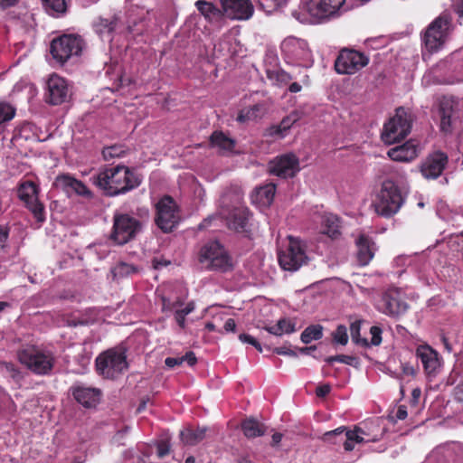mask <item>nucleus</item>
<instances>
[{
	"instance_id": "obj_51",
	"label": "nucleus",
	"mask_w": 463,
	"mask_h": 463,
	"mask_svg": "<svg viewBox=\"0 0 463 463\" xmlns=\"http://www.w3.org/2000/svg\"><path fill=\"white\" fill-rule=\"evenodd\" d=\"M298 120V117L296 115H289V116H287L285 117L281 121H280V126H281V128L282 130H284L285 132H287L292 126L293 124Z\"/></svg>"
},
{
	"instance_id": "obj_4",
	"label": "nucleus",
	"mask_w": 463,
	"mask_h": 463,
	"mask_svg": "<svg viewBox=\"0 0 463 463\" xmlns=\"http://www.w3.org/2000/svg\"><path fill=\"white\" fill-rule=\"evenodd\" d=\"M97 373L105 379L114 380L128 368L126 350L110 348L99 354L95 360Z\"/></svg>"
},
{
	"instance_id": "obj_12",
	"label": "nucleus",
	"mask_w": 463,
	"mask_h": 463,
	"mask_svg": "<svg viewBox=\"0 0 463 463\" xmlns=\"http://www.w3.org/2000/svg\"><path fill=\"white\" fill-rule=\"evenodd\" d=\"M39 186L33 181H24L18 186V198L24 203V206L32 213L38 222L45 221V208L39 200Z\"/></svg>"
},
{
	"instance_id": "obj_64",
	"label": "nucleus",
	"mask_w": 463,
	"mask_h": 463,
	"mask_svg": "<svg viewBox=\"0 0 463 463\" xmlns=\"http://www.w3.org/2000/svg\"><path fill=\"white\" fill-rule=\"evenodd\" d=\"M194 309V302H189L184 308H182V309H177V311H179L181 314L184 315V316H187L189 315L190 313H192Z\"/></svg>"
},
{
	"instance_id": "obj_59",
	"label": "nucleus",
	"mask_w": 463,
	"mask_h": 463,
	"mask_svg": "<svg viewBox=\"0 0 463 463\" xmlns=\"http://www.w3.org/2000/svg\"><path fill=\"white\" fill-rule=\"evenodd\" d=\"M185 317L186 316L181 314L177 310L175 312V319L181 328H184L185 326Z\"/></svg>"
},
{
	"instance_id": "obj_13",
	"label": "nucleus",
	"mask_w": 463,
	"mask_h": 463,
	"mask_svg": "<svg viewBox=\"0 0 463 463\" xmlns=\"http://www.w3.org/2000/svg\"><path fill=\"white\" fill-rule=\"evenodd\" d=\"M369 57L354 49H342L335 59V70L338 74L352 75L369 63Z\"/></svg>"
},
{
	"instance_id": "obj_15",
	"label": "nucleus",
	"mask_w": 463,
	"mask_h": 463,
	"mask_svg": "<svg viewBox=\"0 0 463 463\" xmlns=\"http://www.w3.org/2000/svg\"><path fill=\"white\" fill-rule=\"evenodd\" d=\"M306 260L307 255L300 242L292 237H289L287 248L278 253L279 266L284 270L296 271L306 262Z\"/></svg>"
},
{
	"instance_id": "obj_58",
	"label": "nucleus",
	"mask_w": 463,
	"mask_h": 463,
	"mask_svg": "<svg viewBox=\"0 0 463 463\" xmlns=\"http://www.w3.org/2000/svg\"><path fill=\"white\" fill-rule=\"evenodd\" d=\"M407 416H408V413H407L406 407L404 405L399 406L397 409V411H396V418L398 420H403L407 418Z\"/></svg>"
},
{
	"instance_id": "obj_25",
	"label": "nucleus",
	"mask_w": 463,
	"mask_h": 463,
	"mask_svg": "<svg viewBox=\"0 0 463 463\" xmlns=\"http://www.w3.org/2000/svg\"><path fill=\"white\" fill-rule=\"evenodd\" d=\"M355 244L357 261L361 266H366L374 256L375 243L370 236L361 233L356 239Z\"/></svg>"
},
{
	"instance_id": "obj_11",
	"label": "nucleus",
	"mask_w": 463,
	"mask_h": 463,
	"mask_svg": "<svg viewBox=\"0 0 463 463\" xmlns=\"http://www.w3.org/2000/svg\"><path fill=\"white\" fill-rule=\"evenodd\" d=\"M345 0H307L306 8L311 17L319 23L338 18L345 11Z\"/></svg>"
},
{
	"instance_id": "obj_6",
	"label": "nucleus",
	"mask_w": 463,
	"mask_h": 463,
	"mask_svg": "<svg viewBox=\"0 0 463 463\" xmlns=\"http://www.w3.org/2000/svg\"><path fill=\"white\" fill-rule=\"evenodd\" d=\"M412 125L411 113L402 107L383 126L381 138L383 143L392 145L404 139L411 132Z\"/></svg>"
},
{
	"instance_id": "obj_60",
	"label": "nucleus",
	"mask_w": 463,
	"mask_h": 463,
	"mask_svg": "<svg viewBox=\"0 0 463 463\" xmlns=\"http://www.w3.org/2000/svg\"><path fill=\"white\" fill-rule=\"evenodd\" d=\"M223 328L226 332H234L236 328L235 320L233 318L227 319L224 323Z\"/></svg>"
},
{
	"instance_id": "obj_34",
	"label": "nucleus",
	"mask_w": 463,
	"mask_h": 463,
	"mask_svg": "<svg viewBox=\"0 0 463 463\" xmlns=\"http://www.w3.org/2000/svg\"><path fill=\"white\" fill-rule=\"evenodd\" d=\"M45 11L52 16H60L67 11L66 0H42Z\"/></svg>"
},
{
	"instance_id": "obj_19",
	"label": "nucleus",
	"mask_w": 463,
	"mask_h": 463,
	"mask_svg": "<svg viewBox=\"0 0 463 463\" xmlns=\"http://www.w3.org/2000/svg\"><path fill=\"white\" fill-rule=\"evenodd\" d=\"M223 15L232 20H248L253 14L250 0H219Z\"/></svg>"
},
{
	"instance_id": "obj_18",
	"label": "nucleus",
	"mask_w": 463,
	"mask_h": 463,
	"mask_svg": "<svg viewBox=\"0 0 463 463\" xmlns=\"http://www.w3.org/2000/svg\"><path fill=\"white\" fill-rule=\"evenodd\" d=\"M250 217L251 213L247 207H234L225 217L226 225L230 230L250 238L252 230V224L250 222Z\"/></svg>"
},
{
	"instance_id": "obj_2",
	"label": "nucleus",
	"mask_w": 463,
	"mask_h": 463,
	"mask_svg": "<svg viewBox=\"0 0 463 463\" xmlns=\"http://www.w3.org/2000/svg\"><path fill=\"white\" fill-rule=\"evenodd\" d=\"M403 203L399 186L392 180H385L373 202V207L378 215L390 218L399 212Z\"/></svg>"
},
{
	"instance_id": "obj_37",
	"label": "nucleus",
	"mask_w": 463,
	"mask_h": 463,
	"mask_svg": "<svg viewBox=\"0 0 463 463\" xmlns=\"http://www.w3.org/2000/svg\"><path fill=\"white\" fill-rule=\"evenodd\" d=\"M456 102L452 98L443 97L439 105V116L455 117Z\"/></svg>"
},
{
	"instance_id": "obj_8",
	"label": "nucleus",
	"mask_w": 463,
	"mask_h": 463,
	"mask_svg": "<svg viewBox=\"0 0 463 463\" xmlns=\"http://www.w3.org/2000/svg\"><path fill=\"white\" fill-rule=\"evenodd\" d=\"M199 260L207 262L206 268L211 270L226 272L232 269V258L225 248L218 241L206 243L200 250Z\"/></svg>"
},
{
	"instance_id": "obj_55",
	"label": "nucleus",
	"mask_w": 463,
	"mask_h": 463,
	"mask_svg": "<svg viewBox=\"0 0 463 463\" xmlns=\"http://www.w3.org/2000/svg\"><path fill=\"white\" fill-rule=\"evenodd\" d=\"M9 237V228L7 226L0 225V248L5 247V242Z\"/></svg>"
},
{
	"instance_id": "obj_16",
	"label": "nucleus",
	"mask_w": 463,
	"mask_h": 463,
	"mask_svg": "<svg viewBox=\"0 0 463 463\" xmlns=\"http://www.w3.org/2000/svg\"><path fill=\"white\" fill-rule=\"evenodd\" d=\"M71 92L67 80L52 73L46 81L44 100L52 106H58L69 100Z\"/></svg>"
},
{
	"instance_id": "obj_7",
	"label": "nucleus",
	"mask_w": 463,
	"mask_h": 463,
	"mask_svg": "<svg viewBox=\"0 0 463 463\" xmlns=\"http://www.w3.org/2000/svg\"><path fill=\"white\" fill-rule=\"evenodd\" d=\"M452 26V18L449 13L443 12L427 27L422 40L427 50L437 52L445 43Z\"/></svg>"
},
{
	"instance_id": "obj_14",
	"label": "nucleus",
	"mask_w": 463,
	"mask_h": 463,
	"mask_svg": "<svg viewBox=\"0 0 463 463\" xmlns=\"http://www.w3.org/2000/svg\"><path fill=\"white\" fill-rule=\"evenodd\" d=\"M376 308L389 317H400L406 313L409 306L398 288H390L381 295Z\"/></svg>"
},
{
	"instance_id": "obj_52",
	"label": "nucleus",
	"mask_w": 463,
	"mask_h": 463,
	"mask_svg": "<svg viewBox=\"0 0 463 463\" xmlns=\"http://www.w3.org/2000/svg\"><path fill=\"white\" fill-rule=\"evenodd\" d=\"M1 364L5 368V370L10 373L11 376L15 379L20 377L19 369L13 363L3 362Z\"/></svg>"
},
{
	"instance_id": "obj_41",
	"label": "nucleus",
	"mask_w": 463,
	"mask_h": 463,
	"mask_svg": "<svg viewBox=\"0 0 463 463\" xmlns=\"http://www.w3.org/2000/svg\"><path fill=\"white\" fill-rule=\"evenodd\" d=\"M288 0H257L259 5L267 13H272L273 11L284 6Z\"/></svg>"
},
{
	"instance_id": "obj_48",
	"label": "nucleus",
	"mask_w": 463,
	"mask_h": 463,
	"mask_svg": "<svg viewBox=\"0 0 463 463\" xmlns=\"http://www.w3.org/2000/svg\"><path fill=\"white\" fill-rule=\"evenodd\" d=\"M382 333L383 330L380 326H373L370 328V334L372 335L371 337V345L377 346L382 343Z\"/></svg>"
},
{
	"instance_id": "obj_61",
	"label": "nucleus",
	"mask_w": 463,
	"mask_h": 463,
	"mask_svg": "<svg viewBox=\"0 0 463 463\" xmlns=\"http://www.w3.org/2000/svg\"><path fill=\"white\" fill-rule=\"evenodd\" d=\"M454 9L460 18H463V0H453Z\"/></svg>"
},
{
	"instance_id": "obj_57",
	"label": "nucleus",
	"mask_w": 463,
	"mask_h": 463,
	"mask_svg": "<svg viewBox=\"0 0 463 463\" xmlns=\"http://www.w3.org/2000/svg\"><path fill=\"white\" fill-rule=\"evenodd\" d=\"M165 364L169 368H174L176 365L182 364L181 357H167L165 360Z\"/></svg>"
},
{
	"instance_id": "obj_50",
	"label": "nucleus",
	"mask_w": 463,
	"mask_h": 463,
	"mask_svg": "<svg viewBox=\"0 0 463 463\" xmlns=\"http://www.w3.org/2000/svg\"><path fill=\"white\" fill-rule=\"evenodd\" d=\"M157 456L164 458L170 452V444L167 440H161L156 446Z\"/></svg>"
},
{
	"instance_id": "obj_32",
	"label": "nucleus",
	"mask_w": 463,
	"mask_h": 463,
	"mask_svg": "<svg viewBox=\"0 0 463 463\" xmlns=\"http://www.w3.org/2000/svg\"><path fill=\"white\" fill-rule=\"evenodd\" d=\"M210 145L212 147H218L223 151H232L235 146V141L222 131L216 130L210 136Z\"/></svg>"
},
{
	"instance_id": "obj_36",
	"label": "nucleus",
	"mask_w": 463,
	"mask_h": 463,
	"mask_svg": "<svg viewBox=\"0 0 463 463\" xmlns=\"http://www.w3.org/2000/svg\"><path fill=\"white\" fill-rule=\"evenodd\" d=\"M323 336V326L320 325H312L307 326L300 335V339L305 344H309L313 340H319Z\"/></svg>"
},
{
	"instance_id": "obj_54",
	"label": "nucleus",
	"mask_w": 463,
	"mask_h": 463,
	"mask_svg": "<svg viewBox=\"0 0 463 463\" xmlns=\"http://www.w3.org/2000/svg\"><path fill=\"white\" fill-rule=\"evenodd\" d=\"M182 364L186 363L190 366H194L197 363V358L193 351L187 352L184 355L181 356Z\"/></svg>"
},
{
	"instance_id": "obj_40",
	"label": "nucleus",
	"mask_w": 463,
	"mask_h": 463,
	"mask_svg": "<svg viewBox=\"0 0 463 463\" xmlns=\"http://www.w3.org/2000/svg\"><path fill=\"white\" fill-rule=\"evenodd\" d=\"M361 331V321L355 320L350 325V334L354 343L357 345H361L363 346H368V341L366 338H361L360 336Z\"/></svg>"
},
{
	"instance_id": "obj_21",
	"label": "nucleus",
	"mask_w": 463,
	"mask_h": 463,
	"mask_svg": "<svg viewBox=\"0 0 463 463\" xmlns=\"http://www.w3.org/2000/svg\"><path fill=\"white\" fill-rule=\"evenodd\" d=\"M53 185L69 195L71 193H74L77 195L87 199L93 198V193L85 185V184L69 174L59 175L55 178Z\"/></svg>"
},
{
	"instance_id": "obj_62",
	"label": "nucleus",
	"mask_w": 463,
	"mask_h": 463,
	"mask_svg": "<svg viewBox=\"0 0 463 463\" xmlns=\"http://www.w3.org/2000/svg\"><path fill=\"white\" fill-rule=\"evenodd\" d=\"M402 373L405 375H415L416 372L413 366L410 365L409 364H405L402 365Z\"/></svg>"
},
{
	"instance_id": "obj_46",
	"label": "nucleus",
	"mask_w": 463,
	"mask_h": 463,
	"mask_svg": "<svg viewBox=\"0 0 463 463\" xmlns=\"http://www.w3.org/2000/svg\"><path fill=\"white\" fill-rule=\"evenodd\" d=\"M440 122H439V129L444 134H449L452 132V123L456 119V118L451 117H445V116H439Z\"/></svg>"
},
{
	"instance_id": "obj_47",
	"label": "nucleus",
	"mask_w": 463,
	"mask_h": 463,
	"mask_svg": "<svg viewBox=\"0 0 463 463\" xmlns=\"http://www.w3.org/2000/svg\"><path fill=\"white\" fill-rule=\"evenodd\" d=\"M285 135L286 132L282 130L280 124L272 125L265 131V136L270 137H284Z\"/></svg>"
},
{
	"instance_id": "obj_5",
	"label": "nucleus",
	"mask_w": 463,
	"mask_h": 463,
	"mask_svg": "<svg viewBox=\"0 0 463 463\" xmlns=\"http://www.w3.org/2000/svg\"><path fill=\"white\" fill-rule=\"evenodd\" d=\"M84 41L77 34H62L55 37L50 43V53L60 65L78 58L83 49Z\"/></svg>"
},
{
	"instance_id": "obj_10",
	"label": "nucleus",
	"mask_w": 463,
	"mask_h": 463,
	"mask_svg": "<svg viewBox=\"0 0 463 463\" xmlns=\"http://www.w3.org/2000/svg\"><path fill=\"white\" fill-rule=\"evenodd\" d=\"M181 220L177 203L170 195H164L156 204L155 222L165 233H169Z\"/></svg>"
},
{
	"instance_id": "obj_49",
	"label": "nucleus",
	"mask_w": 463,
	"mask_h": 463,
	"mask_svg": "<svg viewBox=\"0 0 463 463\" xmlns=\"http://www.w3.org/2000/svg\"><path fill=\"white\" fill-rule=\"evenodd\" d=\"M239 339L242 342V343H246V344H250L251 345H253L259 352H262V347H261V345L260 344V342L254 338L253 336H251L250 335H248V334H241L239 335Z\"/></svg>"
},
{
	"instance_id": "obj_63",
	"label": "nucleus",
	"mask_w": 463,
	"mask_h": 463,
	"mask_svg": "<svg viewBox=\"0 0 463 463\" xmlns=\"http://www.w3.org/2000/svg\"><path fill=\"white\" fill-rule=\"evenodd\" d=\"M421 395V391L420 388H415L411 392V403L416 405L419 402V399Z\"/></svg>"
},
{
	"instance_id": "obj_30",
	"label": "nucleus",
	"mask_w": 463,
	"mask_h": 463,
	"mask_svg": "<svg viewBox=\"0 0 463 463\" xmlns=\"http://www.w3.org/2000/svg\"><path fill=\"white\" fill-rule=\"evenodd\" d=\"M241 430L248 439H254L265 434L266 426L253 418H248L242 420Z\"/></svg>"
},
{
	"instance_id": "obj_56",
	"label": "nucleus",
	"mask_w": 463,
	"mask_h": 463,
	"mask_svg": "<svg viewBox=\"0 0 463 463\" xmlns=\"http://www.w3.org/2000/svg\"><path fill=\"white\" fill-rule=\"evenodd\" d=\"M273 352L277 354H280V355H289V356H293V357H297V353L294 351V350H291L289 348H287L285 346H281V347H276Z\"/></svg>"
},
{
	"instance_id": "obj_9",
	"label": "nucleus",
	"mask_w": 463,
	"mask_h": 463,
	"mask_svg": "<svg viewBox=\"0 0 463 463\" xmlns=\"http://www.w3.org/2000/svg\"><path fill=\"white\" fill-rule=\"evenodd\" d=\"M142 222L128 213H116L110 239L118 245H124L141 232Z\"/></svg>"
},
{
	"instance_id": "obj_38",
	"label": "nucleus",
	"mask_w": 463,
	"mask_h": 463,
	"mask_svg": "<svg viewBox=\"0 0 463 463\" xmlns=\"http://www.w3.org/2000/svg\"><path fill=\"white\" fill-rule=\"evenodd\" d=\"M126 154L125 146L122 145H113L110 146L104 147L102 150V156L105 160H110L116 157H122Z\"/></svg>"
},
{
	"instance_id": "obj_43",
	"label": "nucleus",
	"mask_w": 463,
	"mask_h": 463,
	"mask_svg": "<svg viewBox=\"0 0 463 463\" xmlns=\"http://www.w3.org/2000/svg\"><path fill=\"white\" fill-rule=\"evenodd\" d=\"M137 272V269L131 265L125 262L118 263L114 269L113 273L116 277H126L129 276L133 273Z\"/></svg>"
},
{
	"instance_id": "obj_29",
	"label": "nucleus",
	"mask_w": 463,
	"mask_h": 463,
	"mask_svg": "<svg viewBox=\"0 0 463 463\" xmlns=\"http://www.w3.org/2000/svg\"><path fill=\"white\" fill-rule=\"evenodd\" d=\"M267 111L264 102L254 104L249 108L241 109L237 117L239 122H246L250 120H256L261 118Z\"/></svg>"
},
{
	"instance_id": "obj_42",
	"label": "nucleus",
	"mask_w": 463,
	"mask_h": 463,
	"mask_svg": "<svg viewBox=\"0 0 463 463\" xmlns=\"http://www.w3.org/2000/svg\"><path fill=\"white\" fill-rule=\"evenodd\" d=\"M15 116V109L6 102H0V125L10 121Z\"/></svg>"
},
{
	"instance_id": "obj_26",
	"label": "nucleus",
	"mask_w": 463,
	"mask_h": 463,
	"mask_svg": "<svg viewBox=\"0 0 463 463\" xmlns=\"http://www.w3.org/2000/svg\"><path fill=\"white\" fill-rule=\"evenodd\" d=\"M388 156L397 162H411L418 156V147L412 140L391 148Z\"/></svg>"
},
{
	"instance_id": "obj_45",
	"label": "nucleus",
	"mask_w": 463,
	"mask_h": 463,
	"mask_svg": "<svg viewBox=\"0 0 463 463\" xmlns=\"http://www.w3.org/2000/svg\"><path fill=\"white\" fill-rule=\"evenodd\" d=\"M333 339L335 343L345 345L348 342L347 329L345 326L339 325L333 333Z\"/></svg>"
},
{
	"instance_id": "obj_17",
	"label": "nucleus",
	"mask_w": 463,
	"mask_h": 463,
	"mask_svg": "<svg viewBox=\"0 0 463 463\" xmlns=\"http://www.w3.org/2000/svg\"><path fill=\"white\" fill-rule=\"evenodd\" d=\"M363 434H364V431L360 427H355L353 430H349L345 427H339L326 432L323 435V440L335 444L343 442L344 449L346 451H351L354 449L355 443L364 442Z\"/></svg>"
},
{
	"instance_id": "obj_53",
	"label": "nucleus",
	"mask_w": 463,
	"mask_h": 463,
	"mask_svg": "<svg viewBox=\"0 0 463 463\" xmlns=\"http://www.w3.org/2000/svg\"><path fill=\"white\" fill-rule=\"evenodd\" d=\"M331 392V385L329 383H325L318 385L316 389V394L319 398H325Z\"/></svg>"
},
{
	"instance_id": "obj_1",
	"label": "nucleus",
	"mask_w": 463,
	"mask_h": 463,
	"mask_svg": "<svg viewBox=\"0 0 463 463\" xmlns=\"http://www.w3.org/2000/svg\"><path fill=\"white\" fill-rule=\"evenodd\" d=\"M90 181L109 197L126 194L141 184L138 175L121 165L100 171L92 175Z\"/></svg>"
},
{
	"instance_id": "obj_20",
	"label": "nucleus",
	"mask_w": 463,
	"mask_h": 463,
	"mask_svg": "<svg viewBox=\"0 0 463 463\" xmlns=\"http://www.w3.org/2000/svg\"><path fill=\"white\" fill-rule=\"evenodd\" d=\"M298 171V158L294 154L276 157L269 163V172L279 177H292Z\"/></svg>"
},
{
	"instance_id": "obj_24",
	"label": "nucleus",
	"mask_w": 463,
	"mask_h": 463,
	"mask_svg": "<svg viewBox=\"0 0 463 463\" xmlns=\"http://www.w3.org/2000/svg\"><path fill=\"white\" fill-rule=\"evenodd\" d=\"M71 390L73 398L86 408L95 407L99 402L101 392L98 388L75 385Z\"/></svg>"
},
{
	"instance_id": "obj_31",
	"label": "nucleus",
	"mask_w": 463,
	"mask_h": 463,
	"mask_svg": "<svg viewBox=\"0 0 463 463\" xmlns=\"http://www.w3.org/2000/svg\"><path fill=\"white\" fill-rule=\"evenodd\" d=\"M206 431V428H186L180 432V438L184 444L194 446L205 438Z\"/></svg>"
},
{
	"instance_id": "obj_3",
	"label": "nucleus",
	"mask_w": 463,
	"mask_h": 463,
	"mask_svg": "<svg viewBox=\"0 0 463 463\" xmlns=\"http://www.w3.org/2000/svg\"><path fill=\"white\" fill-rule=\"evenodd\" d=\"M19 362L36 375H48L52 373L55 357L50 351L35 345H29L17 352Z\"/></svg>"
},
{
	"instance_id": "obj_22",
	"label": "nucleus",
	"mask_w": 463,
	"mask_h": 463,
	"mask_svg": "<svg viewBox=\"0 0 463 463\" xmlns=\"http://www.w3.org/2000/svg\"><path fill=\"white\" fill-rule=\"evenodd\" d=\"M449 162L448 156L440 151L430 155L422 163L420 172L425 178L436 179L441 175Z\"/></svg>"
},
{
	"instance_id": "obj_44",
	"label": "nucleus",
	"mask_w": 463,
	"mask_h": 463,
	"mask_svg": "<svg viewBox=\"0 0 463 463\" xmlns=\"http://www.w3.org/2000/svg\"><path fill=\"white\" fill-rule=\"evenodd\" d=\"M328 364H332L334 362H339L348 365H355L358 363V359L353 355L337 354L334 356H328L325 359Z\"/></svg>"
},
{
	"instance_id": "obj_23",
	"label": "nucleus",
	"mask_w": 463,
	"mask_h": 463,
	"mask_svg": "<svg viewBox=\"0 0 463 463\" xmlns=\"http://www.w3.org/2000/svg\"><path fill=\"white\" fill-rule=\"evenodd\" d=\"M416 356L420 361L424 372L427 375H435L440 363L439 354L428 345H422L417 347Z\"/></svg>"
},
{
	"instance_id": "obj_35",
	"label": "nucleus",
	"mask_w": 463,
	"mask_h": 463,
	"mask_svg": "<svg viewBox=\"0 0 463 463\" xmlns=\"http://www.w3.org/2000/svg\"><path fill=\"white\" fill-rule=\"evenodd\" d=\"M339 219L335 215L325 217L322 232L331 239H336L340 235Z\"/></svg>"
},
{
	"instance_id": "obj_27",
	"label": "nucleus",
	"mask_w": 463,
	"mask_h": 463,
	"mask_svg": "<svg viewBox=\"0 0 463 463\" xmlns=\"http://www.w3.org/2000/svg\"><path fill=\"white\" fill-rule=\"evenodd\" d=\"M195 5L198 11L210 23H220L224 17L222 10L210 2L198 0Z\"/></svg>"
},
{
	"instance_id": "obj_39",
	"label": "nucleus",
	"mask_w": 463,
	"mask_h": 463,
	"mask_svg": "<svg viewBox=\"0 0 463 463\" xmlns=\"http://www.w3.org/2000/svg\"><path fill=\"white\" fill-rule=\"evenodd\" d=\"M267 77L279 84H288L292 80L291 75L283 70H269L267 71Z\"/></svg>"
},
{
	"instance_id": "obj_28",
	"label": "nucleus",
	"mask_w": 463,
	"mask_h": 463,
	"mask_svg": "<svg viewBox=\"0 0 463 463\" xmlns=\"http://www.w3.org/2000/svg\"><path fill=\"white\" fill-rule=\"evenodd\" d=\"M276 185L272 183L267 184L255 189L252 201L260 205H270L274 200Z\"/></svg>"
},
{
	"instance_id": "obj_33",
	"label": "nucleus",
	"mask_w": 463,
	"mask_h": 463,
	"mask_svg": "<svg viewBox=\"0 0 463 463\" xmlns=\"http://www.w3.org/2000/svg\"><path fill=\"white\" fill-rule=\"evenodd\" d=\"M265 329L274 335L280 336L284 334H291L296 331V322L290 318H280L276 325L266 326Z\"/></svg>"
}]
</instances>
